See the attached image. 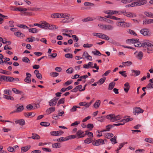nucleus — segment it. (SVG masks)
Returning a JSON list of instances; mask_svg holds the SVG:
<instances>
[{
  "label": "nucleus",
  "instance_id": "nucleus-1",
  "mask_svg": "<svg viewBox=\"0 0 153 153\" xmlns=\"http://www.w3.org/2000/svg\"><path fill=\"white\" fill-rule=\"evenodd\" d=\"M131 42L133 43L134 46L137 47H143L146 48H144L143 51L147 52L148 53H150L151 51H153V45L149 42V41L147 40H144L143 41L140 42L138 39H128L126 42Z\"/></svg>",
  "mask_w": 153,
  "mask_h": 153
},
{
  "label": "nucleus",
  "instance_id": "nucleus-2",
  "mask_svg": "<svg viewBox=\"0 0 153 153\" xmlns=\"http://www.w3.org/2000/svg\"><path fill=\"white\" fill-rule=\"evenodd\" d=\"M116 25L118 27H128L131 25L130 23L122 21L117 22Z\"/></svg>",
  "mask_w": 153,
  "mask_h": 153
},
{
  "label": "nucleus",
  "instance_id": "nucleus-3",
  "mask_svg": "<svg viewBox=\"0 0 153 153\" xmlns=\"http://www.w3.org/2000/svg\"><path fill=\"white\" fill-rule=\"evenodd\" d=\"M44 27V29H48L51 30L56 29L57 28L56 25H50L45 21V22Z\"/></svg>",
  "mask_w": 153,
  "mask_h": 153
},
{
  "label": "nucleus",
  "instance_id": "nucleus-4",
  "mask_svg": "<svg viewBox=\"0 0 153 153\" xmlns=\"http://www.w3.org/2000/svg\"><path fill=\"white\" fill-rule=\"evenodd\" d=\"M134 1L136 6H140L147 3L146 0H133Z\"/></svg>",
  "mask_w": 153,
  "mask_h": 153
},
{
  "label": "nucleus",
  "instance_id": "nucleus-5",
  "mask_svg": "<svg viewBox=\"0 0 153 153\" xmlns=\"http://www.w3.org/2000/svg\"><path fill=\"white\" fill-rule=\"evenodd\" d=\"M140 33L145 36H150L151 34L149 30L146 28L141 29L140 31Z\"/></svg>",
  "mask_w": 153,
  "mask_h": 153
},
{
  "label": "nucleus",
  "instance_id": "nucleus-6",
  "mask_svg": "<svg viewBox=\"0 0 153 153\" xmlns=\"http://www.w3.org/2000/svg\"><path fill=\"white\" fill-rule=\"evenodd\" d=\"M144 110L140 107H135L133 108V113L134 115H137L140 113H142Z\"/></svg>",
  "mask_w": 153,
  "mask_h": 153
},
{
  "label": "nucleus",
  "instance_id": "nucleus-7",
  "mask_svg": "<svg viewBox=\"0 0 153 153\" xmlns=\"http://www.w3.org/2000/svg\"><path fill=\"white\" fill-rule=\"evenodd\" d=\"M60 18H66L67 19H74V17H73L72 16H71L68 13H60Z\"/></svg>",
  "mask_w": 153,
  "mask_h": 153
},
{
  "label": "nucleus",
  "instance_id": "nucleus-8",
  "mask_svg": "<svg viewBox=\"0 0 153 153\" xmlns=\"http://www.w3.org/2000/svg\"><path fill=\"white\" fill-rule=\"evenodd\" d=\"M84 132L82 131L81 130H79L77 132L76 134V135L78 139L84 137L83 134Z\"/></svg>",
  "mask_w": 153,
  "mask_h": 153
},
{
  "label": "nucleus",
  "instance_id": "nucleus-9",
  "mask_svg": "<svg viewBox=\"0 0 153 153\" xmlns=\"http://www.w3.org/2000/svg\"><path fill=\"white\" fill-rule=\"evenodd\" d=\"M27 76L24 79V81L27 83H29L31 82V75L29 73H26Z\"/></svg>",
  "mask_w": 153,
  "mask_h": 153
},
{
  "label": "nucleus",
  "instance_id": "nucleus-10",
  "mask_svg": "<svg viewBox=\"0 0 153 153\" xmlns=\"http://www.w3.org/2000/svg\"><path fill=\"white\" fill-rule=\"evenodd\" d=\"M115 114H110L109 115H107L105 116V118L107 119L110 120V121L111 122H114L117 121L115 120Z\"/></svg>",
  "mask_w": 153,
  "mask_h": 153
},
{
  "label": "nucleus",
  "instance_id": "nucleus-11",
  "mask_svg": "<svg viewBox=\"0 0 153 153\" xmlns=\"http://www.w3.org/2000/svg\"><path fill=\"white\" fill-rule=\"evenodd\" d=\"M32 136L31 137H29L28 138H32L34 140H39L40 139V136L34 133H32Z\"/></svg>",
  "mask_w": 153,
  "mask_h": 153
},
{
  "label": "nucleus",
  "instance_id": "nucleus-12",
  "mask_svg": "<svg viewBox=\"0 0 153 153\" xmlns=\"http://www.w3.org/2000/svg\"><path fill=\"white\" fill-rule=\"evenodd\" d=\"M45 21H42L40 23H35L34 24V26H38L41 28L44 29L45 24Z\"/></svg>",
  "mask_w": 153,
  "mask_h": 153
},
{
  "label": "nucleus",
  "instance_id": "nucleus-13",
  "mask_svg": "<svg viewBox=\"0 0 153 153\" xmlns=\"http://www.w3.org/2000/svg\"><path fill=\"white\" fill-rule=\"evenodd\" d=\"M124 86L125 87V88H124L125 92L126 93H127L130 87L129 83L128 82L124 84Z\"/></svg>",
  "mask_w": 153,
  "mask_h": 153
},
{
  "label": "nucleus",
  "instance_id": "nucleus-14",
  "mask_svg": "<svg viewBox=\"0 0 153 153\" xmlns=\"http://www.w3.org/2000/svg\"><path fill=\"white\" fill-rule=\"evenodd\" d=\"M55 110V107H52L47 109L46 111V113L48 114H49L51 113L54 111Z\"/></svg>",
  "mask_w": 153,
  "mask_h": 153
},
{
  "label": "nucleus",
  "instance_id": "nucleus-15",
  "mask_svg": "<svg viewBox=\"0 0 153 153\" xmlns=\"http://www.w3.org/2000/svg\"><path fill=\"white\" fill-rule=\"evenodd\" d=\"M16 124H19L20 126H23L25 124V120L23 119H21L20 120H16L15 122Z\"/></svg>",
  "mask_w": 153,
  "mask_h": 153
},
{
  "label": "nucleus",
  "instance_id": "nucleus-16",
  "mask_svg": "<svg viewBox=\"0 0 153 153\" xmlns=\"http://www.w3.org/2000/svg\"><path fill=\"white\" fill-rule=\"evenodd\" d=\"M93 63L92 62H89L88 64H85L83 65V68H85L88 69L89 68L92 67Z\"/></svg>",
  "mask_w": 153,
  "mask_h": 153
},
{
  "label": "nucleus",
  "instance_id": "nucleus-17",
  "mask_svg": "<svg viewBox=\"0 0 153 153\" xmlns=\"http://www.w3.org/2000/svg\"><path fill=\"white\" fill-rule=\"evenodd\" d=\"M13 10L16 11H21L23 13V12L27 11V9L25 8L16 7Z\"/></svg>",
  "mask_w": 153,
  "mask_h": 153
},
{
  "label": "nucleus",
  "instance_id": "nucleus-18",
  "mask_svg": "<svg viewBox=\"0 0 153 153\" xmlns=\"http://www.w3.org/2000/svg\"><path fill=\"white\" fill-rule=\"evenodd\" d=\"M115 85V82H112L109 84L108 90H112L114 87Z\"/></svg>",
  "mask_w": 153,
  "mask_h": 153
},
{
  "label": "nucleus",
  "instance_id": "nucleus-19",
  "mask_svg": "<svg viewBox=\"0 0 153 153\" xmlns=\"http://www.w3.org/2000/svg\"><path fill=\"white\" fill-rule=\"evenodd\" d=\"M101 140V139H99L97 140H95L93 141L92 143L93 145L99 146L100 145V140Z\"/></svg>",
  "mask_w": 153,
  "mask_h": 153
},
{
  "label": "nucleus",
  "instance_id": "nucleus-20",
  "mask_svg": "<svg viewBox=\"0 0 153 153\" xmlns=\"http://www.w3.org/2000/svg\"><path fill=\"white\" fill-rule=\"evenodd\" d=\"M60 13H54L51 15V18L53 19L60 18Z\"/></svg>",
  "mask_w": 153,
  "mask_h": 153
},
{
  "label": "nucleus",
  "instance_id": "nucleus-21",
  "mask_svg": "<svg viewBox=\"0 0 153 153\" xmlns=\"http://www.w3.org/2000/svg\"><path fill=\"white\" fill-rule=\"evenodd\" d=\"M52 146L54 148H59L61 147V145L60 143H55L52 144Z\"/></svg>",
  "mask_w": 153,
  "mask_h": 153
},
{
  "label": "nucleus",
  "instance_id": "nucleus-22",
  "mask_svg": "<svg viewBox=\"0 0 153 153\" xmlns=\"http://www.w3.org/2000/svg\"><path fill=\"white\" fill-rule=\"evenodd\" d=\"M143 53L141 51H140L136 56V57L139 60H141L143 57Z\"/></svg>",
  "mask_w": 153,
  "mask_h": 153
},
{
  "label": "nucleus",
  "instance_id": "nucleus-23",
  "mask_svg": "<svg viewBox=\"0 0 153 153\" xmlns=\"http://www.w3.org/2000/svg\"><path fill=\"white\" fill-rule=\"evenodd\" d=\"M31 147L30 146L28 145L22 147L21 148L22 151H23V152H26Z\"/></svg>",
  "mask_w": 153,
  "mask_h": 153
},
{
  "label": "nucleus",
  "instance_id": "nucleus-24",
  "mask_svg": "<svg viewBox=\"0 0 153 153\" xmlns=\"http://www.w3.org/2000/svg\"><path fill=\"white\" fill-rule=\"evenodd\" d=\"M14 80V78L11 76H6L5 81L6 82H12Z\"/></svg>",
  "mask_w": 153,
  "mask_h": 153
},
{
  "label": "nucleus",
  "instance_id": "nucleus-25",
  "mask_svg": "<svg viewBox=\"0 0 153 153\" xmlns=\"http://www.w3.org/2000/svg\"><path fill=\"white\" fill-rule=\"evenodd\" d=\"M106 13L108 15H113L118 13L119 12L117 11L110 10L107 11Z\"/></svg>",
  "mask_w": 153,
  "mask_h": 153
},
{
  "label": "nucleus",
  "instance_id": "nucleus-26",
  "mask_svg": "<svg viewBox=\"0 0 153 153\" xmlns=\"http://www.w3.org/2000/svg\"><path fill=\"white\" fill-rule=\"evenodd\" d=\"M14 34L17 37H19L21 36L22 37H23L25 36V35L21 33L20 31H18L17 32L14 33Z\"/></svg>",
  "mask_w": 153,
  "mask_h": 153
},
{
  "label": "nucleus",
  "instance_id": "nucleus-27",
  "mask_svg": "<svg viewBox=\"0 0 153 153\" xmlns=\"http://www.w3.org/2000/svg\"><path fill=\"white\" fill-rule=\"evenodd\" d=\"M92 53L94 55H103V56H106L105 55H103L100 52L97 50H96V51H92Z\"/></svg>",
  "mask_w": 153,
  "mask_h": 153
},
{
  "label": "nucleus",
  "instance_id": "nucleus-28",
  "mask_svg": "<svg viewBox=\"0 0 153 153\" xmlns=\"http://www.w3.org/2000/svg\"><path fill=\"white\" fill-rule=\"evenodd\" d=\"M3 98L7 100H14V98L13 97L5 94L3 95Z\"/></svg>",
  "mask_w": 153,
  "mask_h": 153
},
{
  "label": "nucleus",
  "instance_id": "nucleus-29",
  "mask_svg": "<svg viewBox=\"0 0 153 153\" xmlns=\"http://www.w3.org/2000/svg\"><path fill=\"white\" fill-rule=\"evenodd\" d=\"M126 16L130 18H134L136 16V15L135 14L132 13H126Z\"/></svg>",
  "mask_w": 153,
  "mask_h": 153
},
{
  "label": "nucleus",
  "instance_id": "nucleus-30",
  "mask_svg": "<svg viewBox=\"0 0 153 153\" xmlns=\"http://www.w3.org/2000/svg\"><path fill=\"white\" fill-rule=\"evenodd\" d=\"M100 38L104 39L106 40H108L109 38L108 36H107L106 35L103 34L102 33H100Z\"/></svg>",
  "mask_w": 153,
  "mask_h": 153
},
{
  "label": "nucleus",
  "instance_id": "nucleus-31",
  "mask_svg": "<svg viewBox=\"0 0 153 153\" xmlns=\"http://www.w3.org/2000/svg\"><path fill=\"white\" fill-rule=\"evenodd\" d=\"M93 140H92V138H87L84 140V142L86 144H89L91 143L92 142H93Z\"/></svg>",
  "mask_w": 153,
  "mask_h": 153
},
{
  "label": "nucleus",
  "instance_id": "nucleus-32",
  "mask_svg": "<svg viewBox=\"0 0 153 153\" xmlns=\"http://www.w3.org/2000/svg\"><path fill=\"white\" fill-rule=\"evenodd\" d=\"M51 135L53 136H57L60 135V134L59 133V131H51L50 132Z\"/></svg>",
  "mask_w": 153,
  "mask_h": 153
},
{
  "label": "nucleus",
  "instance_id": "nucleus-33",
  "mask_svg": "<svg viewBox=\"0 0 153 153\" xmlns=\"http://www.w3.org/2000/svg\"><path fill=\"white\" fill-rule=\"evenodd\" d=\"M100 101L99 100H97L94 105V106L95 108H98L100 104Z\"/></svg>",
  "mask_w": 153,
  "mask_h": 153
},
{
  "label": "nucleus",
  "instance_id": "nucleus-34",
  "mask_svg": "<svg viewBox=\"0 0 153 153\" xmlns=\"http://www.w3.org/2000/svg\"><path fill=\"white\" fill-rule=\"evenodd\" d=\"M68 140V139L67 138V137H61L57 139L56 141L58 142H62Z\"/></svg>",
  "mask_w": 153,
  "mask_h": 153
},
{
  "label": "nucleus",
  "instance_id": "nucleus-35",
  "mask_svg": "<svg viewBox=\"0 0 153 153\" xmlns=\"http://www.w3.org/2000/svg\"><path fill=\"white\" fill-rule=\"evenodd\" d=\"M33 114V115L32 117H33L35 115V113H34L26 112L24 113V115L26 117H28L29 116L32 115Z\"/></svg>",
  "mask_w": 153,
  "mask_h": 153
},
{
  "label": "nucleus",
  "instance_id": "nucleus-36",
  "mask_svg": "<svg viewBox=\"0 0 153 153\" xmlns=\"http://www.w3.org/2000/svg\"><path fill=\"white\" fill-rule=\"evenodd\" d=\"M144 14L147 16L149 17L150 18H153V13H152L150 12H144Z\"/></svg>",
  "mask_w": 153,
  "mask_h": 153
},
{
  "label": "nucleus",
  "instance_id": "nucleus-37",
  "mask_svg": "<svg viewBox=\"0 0 153 153\" xmlns=\"http://www.w3.org/2000/svg\"><path fill=\"white\" fill-rule=\"evenodd\" d=\"M40 125L42 126L47 127L49 126L50 125V123L48 122H42L40 123Z\"/></svg>",
  "mask_w": 153,
  "mask_h": 153
},
{
  "label": "nucleus",
  "instance_id": "nucleus-38",
  "mask_svg": "<svg viewBox=\"0 0 153 153\" xmlns=\"http://www.w3.org/2000/svg\"><path fill=\"white\" fill-rule=\"evenodd\" d=\"M153 23V20H145L143 21V24H147Z\"/></svg>",
  "mask_w": 153,
  "mask_h": 153
},
{
  "label": "nucleus",
  "instance_id": "nucleus-39",
  "mask_svg": "<svg viewBox=\"0 0 153 153\" xmlns=\"http://www.w3.org/2000/svg\"><path fill=\"white\" fill-rule=\"evenodd\" d=\"M24 109V107L23 105H21L18 107L17 109L16 112H21Z\"/></svg>",
  "mask_w": 153,
  "mask_h": 153
},
{
  "label": "nucleus",
  "instance_id": "nucleus-40",
  "mask_svg": "<svg viewBox=\"0 0 153 153\" xmlns=\"http://www.w3.org/2000/svg\"><path fill=\"white\" fill-rule=\"evenodd\" d=\"M105 17H106V18H109V19H120V18H117L116 17L113 16H112V15H107V16H105Z\"/></svg>",
  "mask_w": 153,
  "mask_h": 153
},
{
  "label": "nucleus",
  "instance_id": "nucleus-41",
  "mask_svg": "<svg viewBox=\"0 0 153 153\" xmlns=\"http://www.w3.org/2000/svg\"><path fill=\"white\" fill-rule=\"evenodd\" d=\"M106 78L104 77L100 79L97 82V84L100 83V85L102 84L105 81Z\"/></svg>",
  "mask_w": 153,
  "mask_h": 153
},
{
  "label": "nucleus",
  "instance_id": "nucleus-42",
  "mask_svg": "<svg viewBox=\"0 0 153 153\" xmlns=\"http://www.w3.org/2000/svg\"><path fill=\"white\" fill-rule=\"evenodd\" d=\"M122 64L124 65V66H128L132 64V62L130 61H128L126 62H123Z\"/></svg>",
  "mask_w": 153,
  "mask_h": 153
},
{
  "label": "nucleus",
  "instance_id": "nucleus-43",
  "mask_svg": "<svg viewBox=\"0 0 153 153\" xmlns=\"http://www.w3.org/2000/svg\"><path fill=\"white\" fill-rule=\"evenodd\" d=\"M29 31L33 33H36L38 31L35 28H32L29 29Z\"/></svg>",
  "mask_w": 153,
  "mask_h": 153
},
{
  "label": "nucleus",
  "instance_id": "nucleus-44",
  "mask_svg": "<svg viewBox=\"0 0 153 153\" xmlns=\"http://www.w3.org/2000/svg\"><path fill=\"white\" fill-rule=\"evenodd\" d=\"M4 93L7 95H10L12 93V91L10 89H6L4 91Z\"/></svg>",
  "mask_w": 153,
  "mask_h": 153
},
{
  "label": "nucleus",
  "instance_id": "nucleus-45",
  "mask_svg": "<svg viewBox=\"0 0 153 153\" xmlns=\"http://www.w3.org/2000/svg\"><path fill=\"white\" fill-rule=\"evenodd\" d=\"M26 11L23 12V13H24L25 15V16H33L34 15V14L32 12H26Z\"/></svg>",
  "mask_w": 153,
  "mask_h": 153
},
{
  "label": "nucleus",
  "instance_id": "nucleus-46",
  "mask_svg": "<svg viewBox=\"0 0 153 153\" xmlns=\"http://www.w3.org/2000/svg\"><path fill=\"white\" fill-rule=\"evenodd\" d=\"M131 71L132 72L134 73L136 75L135 76L139 75L140 73V71L135 70H132Z\"/></svg>",
  "mask_w": 153,
  "mask_h": 153
},
{
  "label": "nucleus",
  "instance_id": "nucleus-47",
  "mask_svg": "<svg viewBox=\"0 0 153 153\" xmlns=\"http://www.w3.org/2000/svg\"><path fill=\"white\" fill-rule=\"evenodd\" d=\"M56 103L53 101V100H51L49 102V104L50 106H53L56 105Z\"/></svg>",
  "mask_w": 153,
  "mask_h": 153
},
{
  "label": "nucleus",
  "instance_id": "nucleus-48",
  "mask_svg": "<svg viewBox=\"0 0 153 153\" xmlns=\"http://www.w3.org/2000/svg\"><path fill=\"white\" fill-rule=\"evenodd\" d=\"M23 62L26 63H29L30 60L29 59L26 57H24L22 59Z\"/></svg>",
  "mask_w": 153,
  "mask_h": 153
},
{
  "label": "nucleus",
  "instance_id": "nucleus-49",
  "mask_svg": "<svg viewBox=\"0 0 153 153\" xmlns=\"http://www.w3.org/2000/svg\"><path fill=\"white\" fill-rule=\"evenodd\" d=\"M50 75L53 77H56L58 76L59 74L56 72H53L51 73Z\"/></svg>",
  "mask_w": 153,
  "mask_h": 153
},
{
  "label": "nucleus",
  "instance_id": "nucleus-50",
  "mask_svg": "<svg viewBox=\"0 0 153 153\" xmlns=\"http://www.w3.org/2000/svg\"><path fill=\"white\" fill-rule=\"evenodd\" d=\"M132 118H128L126 119L122 120V121H124V122L127 123L133 120Z\"/></svg>",
  "mask_w": 153,
  "mask_h": 153
},
{
  "label": "nucleus",
  "instance_id": "nucleus-51",
  "mask_svg": "<svg viewBox=\"0 0 153 153\" xmlns=\"http://www.w3.org/2000/svg\"><path fill=\"white\" fill-rule=\"evenodd\" d=\"M79 105L80 106H85L86 107V108H88L87 107V103L85 102H80L79 103Z\"/></svg>",
  "mask_w": 153,
  "mask_h": 153
},
{
  "label": "nucleus",
  "instance_id": "nucleus-52",
  "mask_svg": "<svg viewBox=\"0 0 153 153\" xmlns=\"http://www.w3.org/2000/svg\"><path fill=\"white\" fill-rule=\"evenodd\" d=\"M65 56L66 58H72L73 57L72 54L70 53L65 54Z\"/></svg>",
  "mask_w": 153,
  "mask_h": 153
},
{
  "label": "nucleus",
  "instance_id": "nucleus-53",
  "mask_svg": "<svg viewBox=\"0 0 153 153\" xmlns=\"http://www.w3.org/2000/svg\"><path fill=\"white\" fill-rule=\"evenodd\" d=\"M76 137H77L76 134V135H71L67 137V138L68 139V140L69 139H73L75 138Z\"/></svg>",
  "mask_w": 153,
  "mask_h": 153
},
{
  "label": "nucleus",
  "instance_id": "nucleus-54",
  "mask_svg": "<svg viewBox=\"0 0 153 153\" xmlns=\"http://www.w3.org/2000/svg\"><path fill=\"white\" fill-rule=\"evenodd\" d=\"M124 143H121L119 147L116 150L117 153H118V151L120 150L121 148L124 146Z\"/></svg>",
  "mask_w": 153,
  "mask_h": 153
},
{
  "label": "nucleus",
  "instance_id": "nucleus-55",
  "mask_svg": "<svg viewBox=\"0 0 153 153\" xmlns=\"http://www.w3.org/2000/svg\"><path fill=\"white\" fill-rule=\"evenodd\" d=\"M106 30H112L113 28V27L111 25H106Z\"/></svg>",
  "mask_w": 153,
  "mask_h": 153
},
{
  "label": "nucleus",
  "instance_id": "nucleus-56",
  "mask_svg": "<svg viewBox=\"0 0 153 153\" xmlns=\"http://www.w3.org/2000/svg\"><path fill=\"white\" fill-rule=\"evenodd\" d=\"M26 108L28 110H30L33 109V107L31 104H29L27 105L26 106Z\"/></svg>",
  "mask_w": 153,
  "mask_h": 153
},
{
  "label": "nucleus",
  "instance_id": "nucleus-57",
  "mask_svg": "<svg viewBox=\"0 0 153 153\" xmlns=\"http://www.w3.org/2000/svg\"><path fill=\"white\" fill-rule=\"evenodd\" d=\"M93 45L92 44H88V43L86 44H84L83 45L84 48H90Z\"/></svg>",
  "mask_w": 153,
  "mask_h": 153
},
{
  "label": "nucleus",
  "instance_id": "nucleus-58",
  "mask_svg": "<svg viewBox=\"0 0 153 153\" xmlns=\"http://www.w3.org/2000/svg\"><path fill=\"white\" fill-rule=\"evenodd\" d=\"M41 9L40 8H35V7H32L31 8V11H41Z\"/></svg>",
  "mask_w": 153,
  "mask_h": 153
},
{
  "label": "nucleus",
  "instance_id": "nucleus-59",
  "mask_svg": "<svg viewBox=\"0 0 153 153\" xmlns=\"http://www.w3.org/2000/svg\"><path fill=\"white\" fill-rule=\"evenodd\" d=\"M126 71H120L119 73L120 74H121L123 76L125 77H126L127 76V75L126 73H124L126 72Z\"/></svg>",
  "mask_w": 153,
  "mask_h": 153
},
{
  "label": "nucleus",
  "instance_id": "nucleus-60",
  "mask_svg": "<svg viewBox=\"0 0 153 153\" xmlns=\"http://www.w3.org/2000/svg\"><path fill=\"white\" fill-rule=\"evenodd\" d=\"M72 37L73 38L75 42H76L78 41L79 39L76 35H72Z\"/></svg>",
  "mask_w": 153,
  "mask_h": 153
},
{
  "label": "nucleus",
  "instance_id": "nucleus-61",
  "mask_svg": "<svg viewBox=\"0 0 153 153\" xmlns=\"http://www.w3.org/2000/svg\"><path fill=\"white\" fill-rule=\"evenodd\" d=\"M87 128H89L90 130H92V128L94 127V125L92 124L89 123L87 126Z\"/></svg>",
  "mask_w": 153,
  "mask_h": 153
},
{
  "label": "nucleus",
  "instance_id": "nucleus-62",
  "mask_svg": "<svg viewBox=\"0 0 153 153\" xmlns=\"http://www.w3.org/2000/svg\"><path fill=\"white\" fill-rule=\"evenodd\" d=\"M88 55H89L88 54V52L86 51H85L83 52L82 56H83V58H87V56H88Z\"/></svg>",
  "mask_w": 153,
  "mask_h": 153
},
{
  "label": "nucleus",
  "instance_id": "nucleus-63",
  "mask_svg": "<svg viewBox=\"0 0 153 153\" xmlns=\"http://www.w3.org/2000/svg\"><path fill=\"white\" fill-rule=\"evenodd\" d=\"M73 69L71 68H68L66 71V72L68 73H69V74L72 73L73 72Z\"/></svg>",
  "mask_w": 153,
  "mask_h": 153
},
{
  "label": "nucleus",
  "instance_id": "nucleus-64",
  "mask_svg": "<svg viewBox=\"0 0 153 153\" xmlns=\"http://www.w3.org/2000/svg\"><path fill=\"white\" fill-rule=\"evenodd\" d=\"M77 107V106H74L73 107L70 109V111L71 112H74L76 111Z\"/></svg>",
  "mask_w": 153,
  "mask_h": 153
}]
</instances>
